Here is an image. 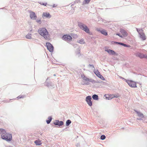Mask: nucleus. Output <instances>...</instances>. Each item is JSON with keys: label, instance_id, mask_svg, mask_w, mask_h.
<instances>
[{"label": "nucleus", "instance_id": "nucleus-15", "mask_svg": "<svg viewBox=\"0 0 147 147\" xmlns=\"http://www.w3.org/2000/svg\"><path fill=\"white\" fill-rule=\"evenodd\" d=\"M140 38L142 40H146V36L144 32L139 34Z\"/></svg>", "mask_w": 147, "mask_h": 147}, {"label": "nucleus", "instance_id": "nucleus-26", "mask_svg": "<svg viewBox=\"0 0 147 147\" xmlns=\"http://www.w3.org/2000/svg\"><path fill=\"white\" fill-rule=\"evenodd\" d=\"M137 113V114L138 115L141 117L142 118L144 117V115L142 113L140 112L139 111H136Z\"/></svg>", "mask_w": 147, "mask_h": 147}, {"label": "nucleus", "instance_id": "nucleus-31", "mask_svg": "<svg viewBox=\"0 0 147 147\" xmlns=\"http://www.w3.org/2000/svg\"><path fill=\"white\" fill-rule=\"evenodd\" d=\"M48 120H46V122L47 124L49 123L52 120V118L51 117H49L48 118Z\"/></svg>", "mask_w": 147, "mask_h": 147}, {"label": "nucleus", "instance_id": "nucleus-47", "mask_svg": "<svg viewBox=\"0 0 147 147\" xmlns=\"http://www.w3.org/2000/svg\"><path fill=\"white\" fill-rule=\"evenodd\" d=\"M4 8V7L1 8V9H3Z\"/></svg>", "mask_w": 147, "mask_h": 147}, {"label": "nucleus", "instance_id": "nucleus-14", "mask_svg": "<svg viewBox=\"0 0 147 147\" xmlns=\"http://www.w3.org/2000/svg\"><path fill=\"white\" fill-rule=\"evenodd\" d=\"M97 30L98 32H99L101 33L102 34L106 36L107 35V33L106 32V30L104 29L102 30H100L99 29H97Z\"/></svg>", "mask_w": 147, "mask_h": 147}, {"label": "nucleus", "instance_id": "nucleus-11", "mask_svg": "<svg viewBox=\"0 0 147 147\" xmlns=\"http://www.w3.org/2000/svg\"><path fill=\"white\" fill-rule=\"evenodd\" d=\"M30 18L33 20H36L37 16L34 12L30 11Z\"/></svg>", "mask_w": 147, "mask_h": 147}, {"label": "nucleus", "instance_id": "nucleus-4", "mask_svg": "<svg viewBox=\"0 0 147 147\" xmlns=\"http://www.w3.org/2000/svg\"><path fill=\"white\" fill-rule=\"evenodd\" d=\"M111 43L113 45H121L125 47H130L131 46L130 45L125 44L121 42H117L115 41H112Z\"/></svg>", "mask_w": 147, "mask_h": 147}, {"label": "nucleus", "instance_id": "nucleus-7", "mask_svg": "<svg viewBox=\"0 0 147 147\" xmlns=\"http://www.w3.org/2000/svg\"><path fill=\"white\" fill-rule=\"evenodd\" d=\"M93 72L94 74L99 78L103 80H105V78L100 73L98 70H94Z\"/></svg>", "mask_w": 147, "mask_h": 147}, {"label": "nucleus", "instance_id": "nucleus-49", "mask_svg": "<svg viewBox=\"0 0 147 147\" xmlns=\"http://www.w3.org/2000/svg\"><path fill=\"white\" fill-rule=\"evenodd\" d=\"M134 110L135 111L136 110L135 109H134Z\"/></svg>", "mask_w": 147, "mask_h": 147}, {"label": "nucleus", "instance_id": "nucleus-39", "mask_svg": "<svg viewBox=\"0 0 147 147\" xmlns=\"http://www.w3.org/2000/svg\"><path fill=\"white\" fill-rule=\"evenodd\" d=\"M119 78L120 79H123L124 81H125L126 82V81H127V80H128L126 79H125L124 78H123L122 77H121V76H120Z\"/></svg>", "mask_w": 147, "mask_h": 147}, {"label": "nucleus", "instance_id": "nucleus-23", "mask_svg": "<svg viewBox=\"0 0 147 147\" xmlns=\"http://www.w3.org/2000/svg\"><path fill=\"white\" fill-rule=\"evenodd\" d=\"M119 97V94H111V99L113 98H117Z\"/></svg>", "mask_w": 147, "mask_h": 147}, {"label": "nucleus", "instance_id": "nucleus-25", "mask_svg": "<svg viewBox=\"0 0 147 147\" xmlns=\"http://www.w3.org/2000/svg\"><path fill=\"white\" fill-rule=\"evenodd\" d=\"M118 54L115 52L114 51L111 50V55L114 56H118Z\"/></svg>", "mask_w": 147, "mask_h": 147}, {"label": "nucleus", "instance_id": "nucleus-43", "mask_svg": "<svg viewBox=\"0 0 147 147\" xmlns=\"http://www.w3.org/2000/svg\"><path fill=\"white\" fill-rule=\"evenodd\" d=\"M89 83L88 82H87L86 83H85L84 84H86V85H89Z\"/></svg>", "mask_w": 147, "mask_h": 147}, {"label": "nucleus", "instance_id": "nucleus-29", "mask_svg": "<svg viewBox=\"0 0 147 147\" xmlns=\"http://www.w3.org/2000/svg\"><path fill=\"white\" fill-rule=\"evenodd\" d=\"M26 97L25 95H20L16 98L17 99L23 98Z\"/></svg>", "mask_w": 147, "mask_h": 147}, {"label": "nucleus", "instance_id": "nucleus-21", "mask_svg": "<svg viewBox=\"0 0 147 147\" xmlns=\"http://www.w3.org/2000/svg\"><path fill=\"white\" fill-rule=\"evenodd\" d=\"M104 97L106 100H109L110 99V94H105Z\"/></svg>", "mask_w": 147, "mask_h": 147}, {"label": "nucleus", "instance_id": "nucleus-33", "mask_svg": "<svg viewBox=\"0 0 147 147\" xmlns=\"http://www.w3.org/2000/svg\"><path fill=\"white\" fill-rule=\"evenodd\" d=\"M91 0H84L83 2L84 4H88Z\"/></svg>", "mask_w": 147, "mask_h": 147}, {"label": "nucleus", "instance_id": "nucleus-3", "mask_svg": "<svg viewBox=\"0 0 147 147\" xmlns=\"http://www.w3.org/2000/svg\"><path fill=\"white\" fill-rule=\"evenodd\" d=\"M2 138L7 141H9L11 140L12 136L11 134L6 133L4 135H3Z\"/></svg>", "mask_w": 147, "mask_h": 147}, {"label": "nucleus", "instance_id": "nucleus-27", "mask_svg": "<svg viewBox=\"0 0 147 147\" xmlns=\"http://www.w3.org/2000/svg\"><path fill=\"white\" fill-rule=\"evenodd\" d=\"M78 42L81 44H83L85 43L84 39L82 38L78 41Z\"/></svg>", "mask_w": 147, "mask_h": 147}, {"label": "nucleus", "instance_id": "nucleus-38", "mask_svg": "<svg viewBox=\"0 0 147 147\" xmlns=\"http://www.w3.org/2000/svg\"><path fill=\"white\" fill-rule=\"evenodd\" d=\"M106 138V136L104 135H102L100 137V139L102 140L105 139Z\"/></svg>", "mask_w": 147, "mask_h": 147}, {"label": "nucleus", "instance_id": "nucleus-19", "mask_svg": "<svg viewBox=\"0 0 147 147\" xmlns=\"http://www.w3.org/2000/svg\"><path fill=\"white\" fill-rule=\"evenodd\" d=\"M92 98L94 100H98L99 99L98 95L96 94H93L92 96Z\"/></svg>", "mask_w": 147, "mask_h": 147}, {"label": "nucleus", "instance_id": "nucleus-1", "mask_svg": "<svg viewBox=\"0 0 147 147\" xmlns=\"http://www.w3.org/2000/svg\"><path fill=\"white\" fill-rule=\"evenodd\" d=\"M38 33L43 36L45 39H48L49 38V32L45 28H40L38 30Z\"/></svg>", "mask_w": 147, "mask_h": 147}, {"label": "nucleus", "instance_id": "nucleus-36", "mask_svg": "<svg viewBox=\"0 0 147 147\" xmlns=\"http://www.w3.org/2000/svg\"><path fill=\"white\" fill-rule=\"evenodd\" d=\"M36 22L40 24H41L42 22L41 20V18H40L39 19H37L36 20Z\"/></svg>", "mask_w": 147, "mask_h": 147}, {"label": "nucleus", "instance_id": "nucleus-35", "mask_svg": "<svg viewBox=\"0 0 147 147\" xmlns=\"http://www.w3.org/2000/svg\"><path fill=\"white\" fill-rule=\"evenodd\" d=\"M116 34V35L119 36L121 38H123V36L121 35L120 33L118 32L116 33V34H115V35Z\"/></svg>", "mask_w": 147, "mask_h": 147}, {"label": "nucleus", "instance_id": "nucleus-13", "mask_svg": "<svg viewBox=\"0 0 147 147\" xmlns=\"http://www.w3.org/2000/svg\"><path fill=\"white\" fill-rule=\"evenodd\" d=\"M45 85L46 86L51 88H54L55 86L54 84L51 82H46Z\"/></svg>", "mask_w": 147, "mask_h": 147}, {"label": "nucleus", "instance_id": "nucleus-46", "mask_svg": "<svg viewBox=\"0 0 147 147\" xmlns=\"http://www.w3.org/2000/svg\"><path fill=\"white\" fill-rule=\"evenodd\" d=\"M53 76H56V74H54L53 75Z\"/></svg>", "mask_w": 147, "mask_h": 147}, {"label": "nucleus", "instance_id": "nucleus-41", "mask_svg": "<svg viewBox=\"0 0 147 147\" xmlns=\"http://www.w3.org/2000/svg\"><path fill=\"white\" fill-rule=\"evenodd\" d=\"M89 66L90 67H92L93 68H94V65H92L89 64Z\"/></svg>", "mask_w": 147, "mask_h": 147}, {"label": "nucleus", "instance_id": "nucleus-44", "mask_svg": "<svg viewBox=\"0 0 147 147\" xmlns=\"http://www.w3.org/2000/svg\"><path fill=\"white\" fill-rule=\"evenodd\" d=\"M12 100V99H10V100H9L8 101H7V102H10V100Z\"/></svg>", "mask_w": 147, "mask_h": 147}, {"label": "nucleus", "instance_id": "nucleus-9", "mask_svg": "<svg viewBox=\"0 0 147 147\" xmlns=\"http://www.w3.org/2000/svg\"><path fill=\"white\" fill-rule=\"evenodd\" d=\"M91 99L92 97L90 96H88L86 97V101L90 106H91L92 105V102L91 101Z\"/></svg>", "mask_w": 147, "mask_h": 147}, {"label": "nucleus", "instance_id": "nucleus-37", "mask_svg": "<svg viewBox=\"0 0 147 147\" xmlns=\"http://www.w3.org/2000/svg\"><path fill=\"white\" fill-rule=\"evenodd\" d=\"M47 5L49 6L50 7H52L53 8L57 6V5L55 4H53V6L51 5H50L49 4H47Z\"/></svg>", "mask_w": 147, "mask_h": 147}, {"label": "nucleus", "instance_id": "nucleus-18", "mask_svg": "<svg viewBox=\"0 0 147 147\" xmlns=\"http://www.w3.org/2000/svg\"><path fill=\"white\" fill-rule=\"evenodd\" d=\"M6 133L5 130L2 128H0V135H1V138L3 135H4Z\"/></svg>", "mask_w": 147, "mask_h": 147}, {"label": "nucleus", "instance_id": "nucleus-32", "mask_svg": "<svg viewBox=\"0 0 147 147\" xmlns=\"http://www.w3.org/2000/svg\"><path fill=\"white\" fill-rule=\"evenodd\" d=\"M31 35V34H28L26 36V37L27 38L30 39L32 38Z\"/></svg>", "mask_w": 147, "mask_h": 147}, {"label": "nucleus", "instance_id": "nucleus-48", "mask_svg": "<svg viewBox=\"0 0 147 147\" xmlns=\"http://www.w3.org/2000/svg\"><path fill=\"white\" fill-rule=\"evenodd\" d=\"M113 66L112 65V67H113Z\"/></svg>", "mask_w": 147, "mask_h": 147}, {"label": "nucleus", "instance_id": "nucleus-2", "mask_svg": "<svg viewBox=\"0 0 147 147\" xmlns=\"http://www.w3.org/2000/svg\"><path fill=\"white\" fill-rule=\"evenodd\" d=\"M78 26L80 29L83 30L89 34L91 35L92 33L90 32L89 28L86 25L81 22H78Z\"/></svg>", "mask_w": 147, "mask_h": 147}, {"label": "nucleus", "instance_id": "nucleus-34", "mask_svg": "<svg viewBox=\"0 0 147 147\" xmlns=\"http://www.w3.org/2000/svg\"><path fill=\"white\" fill-rule=\"evenodd\" d=\"M71 123V121L70 120H68L66 122V125L67 126H68Z\"/></svg>", "mask_w": 147, "mask_h": 147}, {"label": "nucleus", "instance_id": "nucleus-40", "mask_svg": "<svg viewBox=\"0 0 147 147\" xmlns=\"http://www.w3.org/2000/svg\"><path fill=\"white\" fill-rule=\"evenodd\" d=\"M40 4L42 5L46 6L47 4V3H44L43 2H40Z\"/></svg>", "mask_w": 147, "mask_h": 147}, {"label": "nucleus", "instance_id": "nucleus-5", "mask_svg": "<svg viewBox=\"0 0 147 147\" xmlns=\"http://www.w3.org/2000/svg\"><path fill=\"white\" fill-rule=\"evenodd\" d=\"M126 82L131 87L133 88H135L137 87L136 82H135L131 80H128L127 81H126Z\"/></svg>", "mask_w": 147, "mask_h": 147}, {"label": "nucleus", "instance_id": "nucleus-6", "mask_svg": "<svg viewBox=\"0 0 147 147\" xmlns=\"http://www.w3.org/2000/svg\"><path fill=\"white\" fill-rule=\"evenodd\" d=\"M46 46L47 49L50 52H53L54 51V47L53 45L50 42H47L46 43Z\"/></svg>", "mask_w": 147, "mask_h": 147}, {"label": "nucleus", "instance_id": "nucleus-45", "mask_svg": "<svg viewBox=\"0 0 147 147\" xmlns=\"http://www.w3.org/2000/svg\"><path fill=\"white\" fill-rule=\"evenodd\" d=\"M111 29L112 30L114 31V29H112V28L111 27Z\"/></svg>", "mask_w": 147, "mask_h": 147}, {"label": "nucleus", "instance_id": "nucleus-22", "mask_svg": "<svg viewBox=\"0 0 147 147\" xmlns=\"http://www.w3.org/2000/svg\"><path fill=\"white\" fill-rule=\"evenodd\" d=\"M34 143L36 145H40L42 144L41 141L40 140H35Z\"/></svg>", "mask_w": 147, "mask_h": 147}, {"label": "nucleus", "instance_id": "nucleus-17", "mask_svg": "<svg viewBox=\"0 0 147 147\" xmlns=\"http://www.w3.org/2000/svg\"><path fill=\"white\" fill-rule=\"evenodd\" d=\"M54 124L56 125L61 126L63 124V122L62 121H59L58 120H56L54 122Z\"/></svg>", "mask_w": 147, "mask_h": 147}, {"label": "nucleus", "instance_id": "nucleus-20", "mask_svg": "<svg viewBox=\"0 0 147 147\" xmlns=\"http://www.w3.org/2000/svg\"><path fill=\"white\" fill-rule=\"evenodd\" d=\"M81 77L83 80L86 81H88V80H89V78H87L84 74H82Z\"/></svg>", "mask_w": 147, "mask_h": 147}, {"label": "nucleus", "instance_id": "nucleus-8", "mask_svg": "<svg viewBox=\"0 0 147 147\" xmlns=\"http://www.w3.org/2000/svg\"><path fill=\"white\" fill-rule=\"evenodd\" d=\"M135 55L140 58H147V55L142 53L138 52L135 54Z\"/></svg>", "mask_w": 147, "mask_h": 147}, {"label": "nucleus", "instance_id": "nucleus-16", "mask_svg": "<svg viewBox=\"0 0 147 147\" xmlns=\"http://www.w3.org/2000/svg\"><path fill=\"white\" fill-rule=\"evenodd\" d=\"M42 17L44 18V17H46L48 18H50L51 17V16L49 13L46 12H44L42 15Z\"/></svg>", "mask_w": 147, "mask_h": 147}, {"label": "nucleus", "instance_id": "nucleus-28", "mask_svg": "<svg viewBox=\"0 0 147 147\" xmlns=\"http://www.w3.org/2000/svg\"><path fill=\"white\" fill-rule=\"evenodd\" d=\"M89 80H88V82H92L93 84H95L96 83V81L92 79H90L89 78Z\"/></svg>", "mask_w": 147, "mask_h": 147}, {"label": "nucleus", "instance_id": "nucleus-30", "mask_svg": "<svg viewBox=\"0 0 147 147\" xmlns=\"http://www.w3.org/2000/svg\"><path fill=\"white\" fill-rule=\"evenodd\" d=\"M107 47H105V51L107 52L110 55V49H107Z\"/></svg>", "mask_w": 147, "mask_h": 147}, {"label": "nucleus", "instance_id": "nucleus-12", "mask_svg": "<svg viewBox=\"0 0 147 147\" xmlns=\"http://www.w3.org/2000/svg\"><path fill=\"white\" fill-rule=\"evenodd\" d=\"M120 32L122 34V35L123 36V38L127 36L128 35V34L126 31L123 29H120Z\"/></svg>", "mask_w": 147, "mask_h": 147}, {"label": "nucleus", "instance_id": "nucleus-10", "mask_svg": "<svg viewBox=\"0 0 147 147\" xmlns=\"http://www.w3.org/2000/svg\"><path fill=\"white\" fill-rule=\"evenodd\" d=\"M62 38L64 40H68L69 41H71L72 39V38L71 36L67 34H65L63 35L62 37Z\"/></svg>", "mask_w": 147, "mask_h": 147}, {"label": "nucleus", "instance_id": "nucleus-42", "mask_svg": "<svg viewBox=\"0 0 147 147\" xmlns=\"http://www.w3.org/2000/svg\"><path fill=\"white\" fill-rule=\"evenodd\" d=\"M96 83H101L102 82V81H100H100H96Z\"/></svg>", "mask_w": 147, "mask_h": 147}, {"label": "nucleus", "instance_id": "nucleus-24", "mask_svg": "<svg viewBox=\"0 0 147 147\" xmlns=\"http://www.w3.org/2000/svg\"><path fill=\"white\" fill-rule=\"evenodd\" d=\"M136 30L139 34L143 32L144 30L142 28H136Z\"/></svg>", "mask_w": 147, "mask_h": 147}]
</instances>
